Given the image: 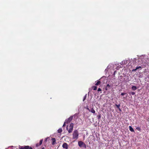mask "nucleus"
<instances>
[{"mask_svg":"<svg viewBox=\"0 0 149 149\" xmlns=\"http://www.w3.org/2000/svg\"><path fill=\"white\" fill-rule=\"evenodd\" d=\"M73 139H77L78 138L79 136V132L77 130H75L74 131L73 133Z\"/></svg>","mask_w":149,"mask_h":149,"instance_id":"1","label":"nucleus"},{"mask_svg":"<svg viewBox=\"0 0 149 149\" xmlns=\"http://www.w3.org/2000/svg\"><path fill=\"white\" fill-rule=\"evenodd\" d=\"M19 149H33L32 148L29 146H19Z\"/></svg>","mask_w":149,"mask_h":149,"instance_id":"2","label":"nucleus"},{"mask_svg":"<svg viewBox=\"0 0 149 149\" xmlns=\"http://www.w3.org/2000/svg\"><path fill=\"white\" fill-rule=\"evenodd\" d=\"M78 145L80 147H83L85 148H86V144L82 141H79L78 142Z\"/></svg>","mask_w":149,"mask_h":149,"instance_id":"3","label":"nucleus"},{"mask_svg":"<svg viewBox=\"0 0 149 149\" xmlns=\"http://www.w3.org/2000/svg\"><path fill=\"white\" fill-rule=\"evenodd\" d=\"M74 124L72 123H71L70 125L69 126V129L68 130V132L69 133H70L72 132Z\"/></svg>","mask_w":149,"mask_h":149,"instance_id":"4","label":"nucleus"},{"mask_svg":"<svg viewBox=\"0 0 149 149\" xmlns=\"http://www.w3.org/2000/svg\"><path fill=\"white\" fill-rule=\"evenodd\" d=\"M73 119V116H71L69 118H68L67 120H66V123H68L70 122Z\"/></svg>","mask_w":149,"mask_h":149,"instance_id":"5","label":"nucleus"},{"mask_svg":"<svg viewBox=\"0 0 149 149\" xmlns=\"http://www.w3.org/2000/svg\"><path fill=\"white\" fill-rule=\"evenodd\" d=\"M62 147L63 148H65V149H68V145L66 143H64L63 144Z\"/></svg>","mask_w":149,"mask_h":149,"instance_id":"6","label":"nucleus"},{"mask_svg":"<svg viewBox=\"0 0 149 149\" xmlns=\"http://www.w3.org/2000/svg\"><path fill=\"white\" fill-rule=\"evenodd\" d=\"M42 141H43L42 139L40 141L39 143H37L36 144V146L37 147H38L39 146H40V145H41L42 143Z\"/></svg>","mask_w":149,"mask_h":149,"instance_id":"7","label":"nucleus"},{"mask_svg":"<svg viewBox=\"0 0 149 149\" xmlns=\"http://www.w3.org/2000/svg\"><path fill=\"white\" fill-rule=\"evenodd\" d=\"M111 87H112V85L111 86V85H110L109 84H108L106 86V87L105 88V89L106 90H109L110 89V88Z\"/></svg>","mask_w":149,"mask_h":149,"instance_id":"8","label":"nucleus"},{"mask_svg":"<svg viewBox=\"0 0 149 149\" xmlns=\"http://www.w3.org/2000/svg\"><path fill=\"white\" fill-rule=\"evenodd\" d=\"M52 145H54L56 143V139L55 138H52Z\"/></svg>","mask_w":149,"mask_h":149,"instance_id":"9","label":"nucleus"},{"mask_svg":"<svg viewBox=\"0 0 149 149\" xmlns=\"http://www.w3.org/2000/svg\"><path fill=\"white\" fill-rule=\"evenodd\" d=\"M115 105L116 107H117V108L120 111H121V109H120V104H119L118 105H117V104H116Z\"/></svg>","mask_w":149,"mask_h":149,"instance_id":"10","label":"nucleus"},{"mask_svg":"<svg viewBox=\"0 0 149 149\" xmlns=\"http://www.w3.org/2000/svg\"><path fill=\"white\" fill-rule=\"evenodd\" d=\"M141 69L142 68L141 66H139V67H136V68L135 69H133L132 70V71H136L137 70L139 69Z\"/></svg>","mask_w":149,"mask_h":149,"instance_id":"11","label":"nucleus"},{"mask_svg":"<svg viewBox=\"0 0 149 149\" xmlns=\"http://www.w3.org/2000/svg\"><path fill=\"white\" fill-rule=\"evenodd\" d=\"M129 130L130 131L132 132H134V129H133V128H132V127L131 126H129Z\"/></svg>","mask_w":149,"mask_h":149,"instance_id":"12","label":"nucleus"},{"mask_svg":"<svg viewBox=\"0 0 149 149\" xmlns=\"http://www.w3.org/2000/svg\"><path fill=\"white\" fill-rule=\"evenodd\" d=\"M91 113H95V110L93 109V108H91L90 111Z\"/></svg>","mask_w":149,"mask_h":149,"instance_id":"13","label":"nucleus"},{"mask_svg":"<svg viewBox=\"0 0 149 149\" xmlns=\"http://www.w3.org/2000/svg\"><path fill=\"white\" fill-rule=\"evenodd\" d=\"M101 83V82L100 81H97V83L95 84V86H98Z\"/></svg>","mask_w":149,"mask_h":149,"instance_id":"14","label":"nucleus"},{"mask_svg":"<svg viewBox=\"0 0 149 149\" xmlns=\"http://www.w3.org/2000/svg\"><path fill=\"white\" fill-rule=\"evenodd\" d=\"M132 88L133 90L135 91L136 89L137 88L136 86H132Z\"/></svg>","mask_w":149,"mask_h":149,"instance_id":"15","label":"nucleus"},{"mask_svg":"<svg viewBox=\"0 0 149 149\" xmlns=\"http://www.w3.org/2000/svg\"><path fill=\"white\" fill-rule=\"evenodd\" d=\"M62 132V130L61 128L59 129L58 130V132L59 133H61Z\"/></svg>","mask_w":149,"mask_h":149,"instance_id":"16","label":"nucleus"},{"mask_svg":"<svg viewBox=\"0 0 149 149\" xmlns=\"http://www.w3.org/2000/svg\"><path fill=\"white\" fill-rule=\"evenodd\" d=\"M92 88L94 90H96L97 89V87L95 86H93L92 87Z\"/></svg>","mask_w":149,"mask_h":149,"instance_id":"17","label":"nucleus"},{"mask_svg":"<svg viewBox=\"0 0 149 149\" xmlns=\"http://www.w3.org/2000/svg\"><path fill=\"white\" fill-rule=\"evenodd\" d=\"M136 129L139 131H141V128L139 127H137L136 128Z\"/></svg>","mask_w":149,"mask_h":149,"instance_id":"18","label":"nucleus"},{"mask_svg":"<svg viewBox=\"0 0 149 149\" xmlns=\"http://www.w3.org/2000/svg\"><path fill=\"white\" fill-rule=\"evenodd\" d=\"M129 94L130 95L132 94V95H134L135 94V93L134 92H130Z\"/></svg>","mask_w":149,"mask_h":149,"instance_id":"19","label":"nucleus"},{"mask_svg":"<svg viewBox=\"0 0 149 149\" xmlns=\"http://www.w3.org/2000/svg\"><path fill=\"white\" fill-rule=\"evenodd\" d=\"M86 94L85 96H84L83 99V101H84L86 99Z\"/></svg>","mask_w":149,"mask_h":149,"instance_id":"20","label":"nucleus"},{"mask_svg":"<svg viewBox=\"0 0 149 149\" xmlns=\"http://www.w3.org/2000/svg\"><path fill=\"white\" fill-rule=\"evenodd\" d=\"M126 93H122L121 94V95L123 96L125 94H126Z\"/></svg>","mask_w":149,"mask_h":149,"instance_id":"21","label":"nucleus"},{"mask_svg":"<svg viewBox=\"0 0 149 149\" xmlns=\"http://www.w3.org/2000/svg\"><path fill=\"white\" fill-rule=\"evenodd\" d=\"M97 117L98 118V119H100L101 117V115H98L97 116Z\"/></svg>","mask_w":149,"mask_h":149,"instance_id":"22","label":"nucleus"},{"mask_svg":"<svg viewBox=\"0 0 149 149\" xmlns=\"http://www.w3.org/2000/svg\"><path fill=\"white\" fill-rule=\"evenodd\" d=\"M101 91V90L100 88H98V90H97V91Z\"/></svg>","mask_w":149,"mask_h":149,"instance_id":"23","label":"nucleus"},{"mask_svg":"<svg viewBox=\"0 0 149 149\" xmlns=\"http://www.w3.org/2000/svg\"><path fill=\"white\" fill-rule=\"evenodd\" d=\"M65 123H66V121L64 122V123L63 126V127H64L65 125Z\"/></svg>","mask_w":149,"mask_h":149,"instance_id":"24","label":"nucleus"},{"mask_svg":"<svg viewBox=\"0 0 149 149\" xmlns=\"http://www.w3.org/2000/svg\"><path fill=\"white\" fill-rule=\"evenodd\" d=\"M87 109L89 111H90V110L88 108H87Z\"/></svg>","mask_w":149,"mask_h":149,"instance_id":"25","label":"nucleus"},{"mask_svg":"<svg viewBox=\"0 0 149 149\" xmlns=\"http://www.w3.org/2000/svg\"><path fill=\"white\" fill-rule=\"evenodd\" d=\"M41 149H45V148L44 147H43Z\"/></svg>","mask_w":149,"mask_h":149,"instance_id":"26","label":"nucleus"},{"mask_svg":"<svg viewBox=\"0 0 149 149\" xmlns=\"http://www.w3.org/2000/svg\"><path fill=\"white\" fill-rule=\"evenodd\" d=\"M47 138H46L45 139V141H47Z\"/></svg>","mask_w":149,"mask_h":149,"instance_id":"27","label":"nucleus"},{"mask_svg":"<svg viewBox=\"0 0 149 149\" xmlns=\"http://www.w3.org/2000/svg\"><path fill=\"white\" fill-rule=\"evenodd\" d=\"M68 128L67 127V130H68Z\"/></svg>","mask_w":149,"mask_h":149,"instance_id":"28","label":"nucleus"}]
</instances>
